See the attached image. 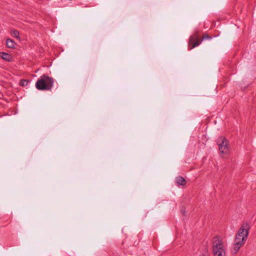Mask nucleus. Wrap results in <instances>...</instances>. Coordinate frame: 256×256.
<instances>
[{"label": "nucleus", "instance_id": "nucleus-1", "mask_svg": "<svg viewBox=\"0 0 256 256\" xmlns=\"http://www.w3.org/2000/svg\"><path fill=\"white\" fill-rule=\"evenodd\" d=\"M54 82V80L52 78L44 74L38 80L36 86L38 90H50L53 86Z\"/></svg>", "mask_w": 256, "mask_h": 256}, {"label": "nucleus", "instance_id": "nucleus-2", "mask_svg": "<svg viewBox=\"0 0 256 256\" xmlns=\"http://www.w3.org/2000/svg\"><path fill=\"white\" fill-rule=\"evenodd\" d=\"M250 229V224L248 222H243L236 236V240H240L245 243L248 238Z\"/></svg>", "mask_w": 256, "mask_h": 256}, {"label": "nucleus", "instance_id": "nucleus-3", "mask_svg": "<svg viewBox=\"0 0 256 256\" xmlns=\"http://www.w3.org/2000/svg\"><path fill=\"white\" fill-rule=\"evenodd\" d=\"M212 253L214 256H225L222 242L218 236H214L212 241Z\"/></svg>", "mask_w": 256, "mask_h": 256}, {"label": "nucleus", "instance_id": "nucleus-4", "mask_svg": "<svg viewBox=\"0 0 256 256\" xmlns=\"http://www.w3.org/2000/svg\"><path fill=\"white\" fill-rule=\"evenodd\" d=\"M219 150L222 154H227L229 152L228 142V140L222 136L218 138L217 140Z\"/></svg>", "mask_w": 256, "mask_h": 256}, {"label": "nucleus", "instance_id": "nucleus-5", "mask_svg": "<svg viewBox=\"0 0 256 256\" xmlns=\"http://www.w3.org/2000/svg\"><path fill=\"white\" fill-rule=\"evenodd\" d=\"M201 42L202 40H199V36L197 32H196L190 38L188 44L190 50H192L194 47L198 46Z\"/></svg>", "mask_w": 256, "mask_h": 256}, {"label": "nucleus", "instance_id": "nucleus-6", "mask_svg": "<svg viewBox=\"0 0 256 256\" xmlns=\"http://www.w3.org/2000/svg\"><path fill=\"white\" fill-rule=\"evenodd\" d=\"M235 243L234 246V254H236L238 250L240 249V247L243 246L244 243L240 242V240H234Z\"/></svg>", "mask_w": 256, "mask_h": 256}, {"label": "nucleus", "instance_id": "nucleus-7", "mask_svg": "<svg viewBox=\"0 0 256 256\" xmlns=\"http://www.w3.org/2000/svg\"><path fill=\"white\" fill-rule=\"evenodd\" d=\"M176 182L178 186H184L186 184V181L182 176H178L176 178Z\"/></svg>", "mask_w": 256, "mask_h": 256}, {"label": "nucleus", "instance_id": "nucleus-8", "mask_svg": "<svg viewBox=\"0 0 256 256\" xmlns=\"http://www.w3.org/2000/svg\"><path fill=\"white\" fill-rule=\"evenodd\" d=\"M0 56L2 58L8 62H10L12 58L10 54L4 52H0Z\"/></svg>", "mask_w": 256, "mask_h": 256}, {"label": "nucleus", "instance_id": "nucleus-9", "mask_svg": "<svg viewBox=\"0 0 256 256\" xmlns=\"http://www.w3.org/2000/svg\"><path fill=\"white\" fill-rule=\"evenodd\" d=\"M6 44L8 48H14L16 43L12 40L8 39L6 42Z\"/></svg>", "mask_w": 256, "mask_h": 256}, {"label": "nucleus", "instance_id": "nucleus-10", "mask_svg": "<svg viewBox=\"0 0 256 256\" xmlns=\"http://www.w3.org/2000/svg\"><path fill=\"white\" fill-rule=\"evenodd\" d=\"M29 81L28 80L22 79L20 82V85L22 86H26L28 84Z\"/></svg>", "mask_w": 256, "mask_h": 256}, {"label": "nucleus", "instance_id": "nucleus-11", "mask_svg": "<svg viewBox=\"0 0 256 256\" xmlns=\"http://www.w3.org/2000/svg\"><path fill=\"white\" fill-rule=\"evenodd\" d=\"M12 34L18 39H20L19 37V32L16 30H14L12 32Z\"/></svg>", "mask_w": 256, "mask_h": 256}, {"label": "nucleus", "instance_id": "nucleus-12", "mask_svg": "<svg viewBox=\"0 0 256 256\" xmlns=\"http://www.w3.org/2000/svg\"><path fill=\"white\" fill-rule=\"evenodd\" d=\"M212 38V37L210 36L208 34H205L204 35L202 40H200L202 41L204 40H206V39H210Z\"/></svg>", "mask_w": 256, "mask_h": 256}, {"label": "nucleus", "instance_id": "nucleus-13", "mask_svg": "<svg viewBox=\"0 0 256 256\" xmlns=\"http://www.w3.org/2000/svg\"><path fill=\"white\" fill-rule=\"evenodd\" d=\"M181 212L183 214L184 216H185L186 214V210H185V208L184 207L182 208H181Z\"/></svg>", "mask_w": 256, "mask_h": 256}, {"label": "nucleus", "instance_id": "nucleus-14", "mask_svg": "<svg viewBox=\"0 0 256 256\" xmlns=\"http://www.w3.org/2000/svg\"><path fill=\"white\" fill-rule=\"evenodd\" d=\"M201 256H208V255H206L205 254H202L201 255Z\"/></svg>", "mask_w": 256, "mask_h": 256}]
</instances>
